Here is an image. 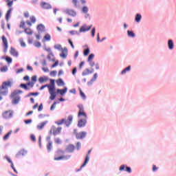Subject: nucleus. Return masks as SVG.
Listing matches in <instances>:
<instances>
[{
	"label": "nucleus",
	"mask_w": 176,
	"mask_h": 176,
	"mask_svg": "<svg viewBox=\"0 0 176 176\" xmlns=\"http://www.w3.org/2000/svg\"><path fill=\"white\" fill-rule=\"evenodd\" d=\"M13 85V81L9 80L7 81H4L2 82L1 85L0 86V95L6 96L9 94V91L8 89L9 87H12Z\"/></svg>",
	"instance_id": "nucleus-1"
},
{
	"label": "nucleus",
	"mask_w": 176,
	"mask_h": 176,
	"mask_svg": "<svg viewBox=\"0 0 176 176\" xmlns=\"http://www.w3.org/2000/svg\"><path fill=\"white\" fill-rule=\"evenodd\" d=\"M6 60L7 61V63H12V58L7 56V57L6 58Z\"/></svg>",
	"instance_id": "nucleus-53"
},
{
	"label": "nucleus",
	"mask_w": 176,
	"mask_h": 176,
	"mask_svg": "<svg viewBox=\"0 0 176 176\" xmlns=\"http://www.w3.org/2000/svg\"><path fill=\"white\" fill-rule=\"evenodd\" d=\"M13 1H17V0H6V1L7 3V6H8V8H12V6H13Z\"/></svg>",
	"instance_id": "nucleus-30"
},
{
	"label": "nucleus",
	"mask_w": 176,
	"mask_h": 176,
	"mask_svg": "<svg viewBox=\"0 0 176 176\" xmlns=\"http://www.w3.org/2000/svg\"><path fill=\"white\" fill-rule=\"evenodd\" d=\"M64 155V151L61 150V149H58L56 151V156H58V157H55L54 158V160H68V159H69V157H71V155Z\"/></svg>",
	"instance_id": "nucleus-5"
},
{
	"label": "nucleus",
	"mask_w": 176,
	"mask_h": 176,
	"mask_svg": "<svg viewBox=\"0 0 176 176\" xmlns=\"http://www.w3.org/2000/svg\"><path fill=\"white\" fill-rule=\"evenodd\" d=\"M34 45L35 47H41V46H42V44L39 41L34 42Z\"/></svg>",
	"instance_id": "nucleus-40"
},
{
	"label": "nucleus",
	"mask_w": 176,
	"mask_h": 176,
	"mask_svg": "<svg viewBox=\"0 0 176 176\" xmlns=\"http://www.w3.org/2000/svg\"><path fill=\"white\" fill-rule=\"evenodd\" d=\"M46 124H47V121L41 122V124L37 125L38 130H43V127H45V126H46Z\"/></svg>",
	"instance_id": "nucleus-25"
},
{
	"label": "nucleus",
	"mask_w": 176,
	"mask_h": 176,
	"mask_svg": "<svg viewBox=\"0 0 176 176\" xmlns=\"http://www.w3.org/2000/svg\"><path fill=\"white\" fill-rule=\"evenodd\" d=\"M90 30H91V26L84 25L80 28V32H86L90 31Z\"/></svg>",
	"instance_id": "nucleus-19"
},
{
	"label": "nucleus",
	"mask_w": 176,
	"mask_h": 176,
	"mask_svg": "<svg viewBox=\"0 0 176 176\" xmlns=\"http://www.w3.org/2000/svg\"><path fill=\"white\" fill-rule=\"evenodd\" d=\"M68 42H69V45L72 46V49H74L75 46L74 45V43H72V41H71V39H68Z\"/></svg>",
	"instance_id": "nucleus-51"
},
{
	"label": "nucleus",
	"mask_w": 176,
	"mask_h": 176,
	"mask_svg": "<svg viewBox=\"0 0 176 176\" xmlns=\"http://www.w3.org/2000/svg\"><path fill=\"white\" fill-rule=\"evenodd\" d=\"M10 134H12V131H10L7 134H6L3 136V140L4 141H6L7 140H9V138L10 137Z\"/></svg>",
	"instance_id": "nucleus-31"
},
{
	"label": "nucleus",
	"mask_w": 176,
	"mask_h": 176,
	"mask_svg": "<svg viewBox=\"0 0 176 176\" xmlns=\"http://www.w3.org/2000/svg\"><path fill=\"white\" fill-rule=\"evenodd\" d=\"M77 69L76 67H74L72 70V75H75L76 74Z\"/></svg>",
	"instance_id": "nucleus-63"
},
{
	"label": "nucleus",
	"mask_w": 176,
	"mask_h": 176,
	"mask_svg": "<svg viewBox=\"0 0 176 176\" xmlns=\"http://www.w3.org/2000/svg\"><path fill=\"white\" fill-rule=\"evenodd\" d=\"M96 35V28H94L91 30V36L94 37Z\"/></svg>",
	"instance_id": "nucleus-49"
},
{
	"label": "nucleus",
	"mask_w": 176,
	"mask_h": 176,
	"mask_svg": "<svg viewBox=\"0 0 176 176\" xmlns=\"http://www.w3.org/2000/svg\"><path fill=\"white\" fill-rule=\"evenodd\" d=\"M20 28H23L24 32L27 34V35H32L34 34V31L31 30V28H25V22L21 21L19 25Z\"/></svg>",
	"instance_id": "nucleus-7"
},
{
	"label": "nucleus",
	"mask_w": 176,
	"mask_h": 176,
	"mask_svg": "<svg viewBox=\"0 0 176 176\" xmlns=\"http://www.w3.org/2000/svg\"><path fill=\"white\" fill-rule=\"evenodd\" d=\"M89 53H90V49L87 48L84 51V56H89Z\"/></svg>",
	"instance_id": "nucleus-43"
},
{
	"label": "nucleus",
	"mask_w": 176,
	"mask_h": 176,
	"mask_svg": "<svg viewBox=\"0 0 176 176\" xmlns=\"http://www.w3.org/2000/svg\"><path fill=\"white\" fill-rule=\"evenodd\" d=\"M56 85L60 87L65 86V82H64V81L61 78H58V80H56Z\"/></svg>",
	"instance_id": "nucleus-26"
},
{
	"label": "nucleus",
	"mask_w": 176,
	"mask_h": 176,
	"mask_svg": "<svg viewBox=\"0 0 176 176\" xmlns=\"http://www.w3.org/2000/svg\"><path fill=\"white\" fill-rule=\"evenodd\" d=\"M159 169V168H157V166H156V165H153V171H157V170H158Z\"/></svg>",
	"instance_id": "nucleus-59"
},
{
	"label": "nucleus",
	"mask_w": 176,
	"mask_h": 176,
	"mask_svg": "<svg viewBox=\"0 0 176 176\" xmlns=\"http://www.w3.org/2000/svg\"><path fill=\"white\" fill-rule=\"evenodd\" d=\"M2 116L4 119H10V118H12L13 116V111L11 110L3 111Z\"/></svg>",
	"instance_id": "nucleus-11"
},
{
	"label": "nucleus",
	"mask_w": 176,
	"mask_h": 176,
	"mask_svg": "<svg viewBox=\"0 0 176 176\" xmlns=\"http://www.w3.org/2000/svg\"><path fill=\"white\" fill-rule=\"evenodd\" d=\"M78 118H83V119H87V114L85 112V107H83V104H78Z\"/></svg>",
	"instance_id": "nucleus-6"
},
{
	"label": "nucleus",
	"mask_w": 176,
	"mask_h": 176,
	"mask_svg": "<svg viewBox=\"0 0 176 176\" xmlns=\"http://www.w3.org/2000/svg\"><path fill=\"white\" fill-rule=\"evenodd\" d=\"M40 6L42 8V9H45V10H49L50 9H52V5L45 1H42L40 4Z\"/></svg>",
	"instance_id": "nucleus-13"
},
{
	"label": "nucleus",
	"mask_w": 176,
	"mask_h": 176,
	"mask_svg": "<svg viewBox=\"0 0 176 176\" xmlns=\"http://www.w3.org/2000/svg\"><path fill=\"white\" fill-rule=\"evenodd\" d=\"M72 2L76 8V6H78V0H72Z\"/></svg>",
	"instance_id": "nucleus-52"
},
{
	"label": "nucleus",
	"mask_w": 176,
	"mask_h": 176,
	"mask_svg": "<svg viewBox=\"0 0 176 176\" xmlns=\"http://www.w3.org/2000/svg\"><path fill=\"white\" fill-rule=\"evenodd\" d=\"M87 123V119H80L78 122V127H80V128L85 127Z\"/></svg>",
	"instance_id": "nucleus-15"
},
{
	"label": "nucleus",
	"mask_w": 176,
	"mask_h": 176,
	"mask_svg": "<svg viewBox=\"0 0 176 176\" xmlns=\"http://www.w3.org/2000/svg\"><path fill=\"white\" fill-rule=\"evenodd\" d=\"M60 57H62V58H67V54H65V53L63 52L60 54Z\"/></svg>",
	"instance_id": "nucleus-56"
},
{
	"label": "nucleus",
	"mask_w": 176,
	"mask_h": 176,
	"mask_svg": "<svg viewBox=\"0 0 176 176\" xmlns=\"http://www.w3.org/2000/svg\"><path fill=\"white\" fill-rule=\"evenodd\" d=\"M120 171H126V173H131V168L126 166L125 165H121L120 167Z\"/></svg>",
	"instance_id": "nucleus-18"
},
{
	"label": "nucleus",
	"mask_w": 176,
	"mask_h": 176,
	"mask_svg": "<svg viewBox=\"0 0 176 176\" xmlns=\"http://www.w3.org/2000/svg\"><path fill=\"white\" fill-rule=\"evenodd\" d=\"M80 94L81 97L84 98V100L86 99V95H85V93H83V91H82L81 89H80Z\"/></svg>",
	"instance_id": "nucleus-46"
},
{
	"label": "nucleus",
	"mask_w": 176,
	"mask_h": 176,
	"mask_svg": "<svg viewBox=\"0 0 176 176\" xmlns=\"http://www.w3.org/2000/svg\"><path fill=\"white\" fill-rule=\"evenodd\" d=\"M30 140L32 141H33V142H35V141H36V138H35V135H30Z\"/></svg>",
	"instance_id": "nucleus-48"
},
{
	"label": "nucleus",
	"mask_w": 176,
	"mask_h": 176,
	"mask_svg": "<svg viewBox=\"0 0 176 176\" xmlns=\"http://www.w3.org/2000/svg\"><path fill=\"white\" fill-rule=\"evenodd\" d=\"M10 53L12 56H14V57H18L19 56V52H17V51L13 47H11Z\"/></svg>",
	"instance_id": "nucleus-23"
},
{
	"label": "nucleus",
	"mask_w": 176,
	"mask_h": 176,
	"mask_svg": "<svg viewBox=\"0 0 176 176\" xmlns=\"http://www.w3.org/2000/svg\"><path fill=\"white\" fill-rule=\"evenodd\" d=\"M130 69H131V66H128L127 67H126L121 72L122 75H124V74H126V72H129Z\"/></svg>",
	"instance_id": "nucleus-32"
},
{
	"label": "nucleus",
	"mask_w": 176,
	"mask_h": 176,
	"mask_svg": "<svg viewBox=\"0 0 176 176\" xmlns=\"http://www.w3.org/2000/svg\"><path fill=\"white\" fill-rule=\"evenodd\" d=\"M52 138L50 136H47L46 138V140L48 142L47 144V150L48 152H50L52 151V148H53V142H52L50 140Z\"/></svg>",
	"instance_id": "nucleus-12"
},
{
	"label": "nucleus",
	"mask_w": 176,
	"mask_h": 176,
	"mask_svg": "<svg viewBox=\"0 0 176 176\" xmlns=\"http://www.w3.org/2000/svg\"><path fill=\"white\" fill-rule=\"evenodd\" d=\"M82 12V13H87V12H89V8H87V6H83Z\"/></svg>",
	"instance_id": "nucleus-38"
},
{
	"label": "nucleus",
	"mask_w": 176,
	"mask_h": 176,
	"mask_svg": "<svg viewBox=\"0 0 176 176\" xmlns=\"http://www.w3.org/2000/svg\"><path fill=\"white\" fill-rule=\"evenodd\" d=\"M58 104V102H54L50 107V111H54L56 109V105Z\"/></svg>",
	"instance_id": "nucleus-37"
},
{
	"label": "nucleus",
	"mask_w": 176,
	"mask_h": 176,
	"mask_svg": "<svg viewBox=\"0 0 176 176\" xmlns=\"http://www.w3.org/2000/svg\"><path fill=\"white\" fill-rule=\"evenodd\" d=\"M54 82V80H50V84H47L48 91L50 95V99H51L52 101L56 100V97H57V92H56V83Z\"/></svg>",
	"instance_id": "nucleus-2"
},
{
	"label": "nucleus",
	"mask_w": 176,
	"mask_h": 176,
	"mask_svg": "<svg viewBox=\"0 0 176 176\" xmlns=\"http://www.w3.org/2000/svg\"><path fill=\"white\" fill-rule=\"evenodd\" d=\"M27 153L26 151L24 150H21L17 154H16V157H18V156H24V155H25Z\"/></svg>",
	"instance_id": "nucleus-34"
},
{
	"label": "nucleus",
	"mask_w": 176,
	"mask_h": 176,
	"mask_svg": "<svg viewBox=\"0 0 176 176\" xmlns=\"http://www.w3.org/2000/svg\"><path fill=\"white\" fill-rule=\"evenodd\" d=\"M74 120V116L69 115L68 116L67 119H62L57 122H56V124L58 126H61V124H65L67 127H69L72 124V122Z\"/></svg>",
	"instance_id": "nucleus-3"
},
{
	"label": "nucleus",
	"mask_w": 176,
	"mask_h": 176,
	"mask_svg": "<svg viewBox=\"0 0 176 176\" xmlns=\"http://www.w3.org/2000/svg\"><path fill=\"white\" fill-rule=\"evenodd\" d=\"M142 16L140 14H137L135 16V21L136 23H140L141 21Z\"/></svg>",
	"instance_id": "nucleus-33"
},
{
	"label": "nucleus",
	"mask_w": 176,
	"mask_h": 176,
	"mask_svg": "<svg viewBox=\"0 0 176 176\" xmlns=\"http://www.w3.org/2000/svg\"><path fill=\"white\" fill-rule=\"evenodd\" d=\"M67 91L68 89L67 87H65L63 89H56V93L60 94V96H64V94H65V93H67Z\"/></svg>",
	"instance_id": "nucleus-21"
},
{
	"label": "nucleus",
	"mask_w": 176,
	"mask_h": 176,
	"mask_svg": "<svg viewBox=\"0 0 176 176\" xmlns=\"http://www.w3.org/2000/svg\"><path fill=\"white\" fill-rule=\"evenodd\" d=\"M37 30H38V32H43V31H45V25H43V24L38 25Z\"/></svg>",
	"instance_id": "nucleus-28"
},
{
	"label": "nucleus",
	"mask_w": 176,
	"mask_h": 176,
	"mask_svg": "<svg viewBox=\"0 0 176 176\" xmlns=\"http://www.w3.org/2000/svg\"><path fill=\"white\" fill-rule=\"evenodd\" d=\"M50 39H52V37L50 36V34H46L44 37H43V41H47V42H49V41H50Z\"/></svg>",
	"instance_id": "nucleus-29"
},
{
	"label": "nucleus",
	"mask_w": 176,
	"mask_h": 176,
	"mask_svg": "<svg viewBox=\"0 0 176 176\" xmlns=\"http://www.w3.org/2000/svg\"><path fill=\"white\" fill-rule=\"evenodd\" d=\"M65 151L67 153H72L75 151V146L74 144H69L66 146Z\"/></svg>",
	"instance_id": "nucleus-14"
},
{
	"label": "nucleus",
	"mask_w": 176,
	"mask_h": 176,
	"mask_svg": "<svg viewBox=\"0 0 176 176\" xmlns=\"http://www.w3.org/2000/svg\"><path fill=\"white\" fill-rule=\"evenodd\" d=\"M50 76H56L57 75V72L56 71H52L50 73Z\"/></svg>",
	"instance_id": "nucleus-47"
},
{
	"label": "nucleus",
	"mask_w": 176,
	"mask_h": 176,
	"mask_svg": "<svg viewBox=\"0 0 176 176\" xmlns=\"http://www.w3.org/2000/svg\"><path fill=\"white\" fill-rule=\"evenodd\" d=\"M20 94H23V91L19 89H16L11 93L10 97L12 100V104H19V102H20Z\"/></svg>",
	"instance_id": "nucleus-4"
},
{
	"label": "nucleus",
	"mask_w": 176,
	"mask_h": 176,
	"mask_svg": "<svg viewBox=\"0 0 176 176\" xmlns=\"http://www.w3.org/2000/svg\"><path fill=\"white\" fill-rule=\"evenodd\" d=\"M65 13H66V14H68L69 16H72V17H75V16H76V12L71 9H66Z\"/></svg>",
	"instance_id": "nucleus-17"
},
{
	"label": "nucleus",
	"mask_w": 176,
	"mask_h": 176,
	"mask_svg": "<svg viewBox=\"0 0 176 176\" xmlns=\"http://www.w3.org/2000/svg\"><path fill=\"white\" fill-rule=\"evenodd\" d=\"M42 109H43V104H41L38 106V111H42Z\"/></svg>",
	"instance_id": "nucleus-57"
},
{
	"label": "nucleus",
	"mask_w": 176,
	"mask_h": 176,
	"mask_svg": "<svg viewBox=\"0 0 176 176\" xmlns=\"http://www.w3.org/2000/svg\"><path fill=\"white\" fill-rule=\"evenodd\" d=\"M93 72H94V69H92L91 70H90L89 69H85L82 72V76H87V75H90V74H93Z\"/></svg>",
	"instance_id": "nucleus-20"
},
{
	"label": "nucleus",
	"mask_w": 176,
	"mask_h": 176,
	"mask_svg": "<svg viewBox=\"0 0 176 176\" xmlns=\"http://www.w3.org/2000/svg\"><path fill=\"white\" fill-rule=\"evenodd\" d=\"M19 43L22 47H25V43L24 42V39L20 38Z\"/></svg>",
	"instance_id": "nucleus-36"
},
{
	"label": "nucleus",
	"mask_w": 176,
	"mask_h": 176,
	"mask_svg": "<svg viewBox=\"0 0 176 176\" xmlns=\"http://www.w3.org/2000/svg\"><path fill=\"white\" fill-rule=\"evenodd\" d=\"M55 143L58 144V145H60L61 144V139L57 138L54 139Z\"/></svg>",
	"instance_id": "nucleus-42"
},
{
	"label": "nucleus",
	"mask_w": 176,
	"mask_h": 176,
	"mask_svg": "<svg viewBox=\"0 0 176 176\" xmlns=\"http://www.w3.org/2000/svg\"><path fill=\"white\" fill-rule=\"evenodd\" d=\"M49 80V78L46 76H41L38 78L39 83H46Z\"/></svg>",
	"instance_id": "nucleus-24"
},
{
	"label": "nucleus",
	"mask_w": 176,
	"mask_h": 176,
	"mask_svg": "<svg viewBox=\"0 0 176 176\" xmlns=\"http://www.w3.org/2000/svg\"><path fill=\"white\" fill-rule=\"evenodd\" d=\"M20 87H22V89H24L25 90H28V87L26 84H21Z\"/></svg>",
	"instance_id": "nucleus-44"
},
{
	"label": "nucleus",
	"mask_w": 176,
	"mask_h": 176,
	"mask_svg": "<svg viewBox=\"0 0 176 176\" xmlns=\"http://www.w3.org/2000/svg\"><path fill=\"white\" fill-rule=\"evenodd\" d=\"M93 58H94V55L93 54H91L89 57H88V61L90 62L91 61V60H93Z\"/></svg>",
	"instance_id": "nucleus-45"
},
{
	"label": "nucleus",
	"mask_w": 176,
	"mask_h": 176,
	"mask_svg": "<svg viewBox=\"0 0 176 176\" xmlns=\"http://www.w3.org/2000/svg\"><path fill=\"white\" fill-rule=\"evenodd\" d=\"M30 20L31 23H32L33 24L36 23V18H35V16H30Z\"/></svg>",
	"instance_id": "nucleus-39"
},
{
	"label": "nucleus",
	"mask_w": 176,
	"mask_h": 176,
	"mask_svg": "<svg viewBox=\"0 0 176 176\" xmlns=\"http://www.w3.org/2000/svg\"><path fill=\"white\" fill-rule=\"evenodd\" d=\"M32 82H34V83H35V82H36V76H33L32 77Z\"/></svg>",
	"instance_id": "nucleus-55"
},
{
	"label": "nucleus",
	"mask_w": 176,
	"mask_h": 176,
	"mask_svg": "<svg viewBox=\"0 0 176 176\" xmlns=\"http://www.w3.org/2000/svg\"><path fill=\"white\" fill-rule=\"evenodd\" d=\"M6 160H8V163H10L11 166H12V164H13V162H12V160H10V158H9V157L6 156Z\"/></svg>",
	"instance_id": "nucleus-50"
},
{
	"label": "nucleus",
	"mask_w": 176,
	"mask_h": 176,
	"mask_svg": "<svg viewBox=\"0 0 176 176\" xmlns=\"http://www.w3.org/2000/svg\"><path fill=\"white\" fill-rule=\"evenodd\" d=\"M69 93H72V94H75L76 93V89H72L69 91Z\"/></svg>",
	"instance_id": "nucleus-62"
},
{
	"label": "nucleus",
	"mask_w": 176,
	"mask_h": 176,
	"mask_svg": "<svg viewBox=\"0 0 176 176\" xmlns=\"http://www.w3.org/2000/svg\"><path fill=\"white\" fill-rule=\"evenodd\" d=\"M168 46L170 50H173L174 49V42H173V40H168Z\"/></svg>",
	"instance_id": "nucleus-27"
},
{
	"label": "nucleus",
	"mask_w": 176,
	"mask_h": 176,
	"mask_svg": "<svg viewBox=\"0 0 176 176\" xmlns=\"http://www.w3.org/2000/svg\"><path fill=\"white\" fill-rule=\"evenodd\" d=\"M2 42L4 47V52H8V47H9V46L8 45V39L5 36H2Z\"/></svg>",
	"instance_id": "nucleus-16"
},
{
	"label": "nucleus",
	"mask_w": 176,
	"mask_h": 176,
	"mask_svg": "<svg viewBox=\"0 0 176 176\" xmlns=\"http://www.w3.org/2000/svg\"><path fill=\"white\" fill-rule=\"evenodd\" d=\"M91 153V150H89L85 157V160L84 163L81 165L80 168L77 170V171H80L85 166H86L89 163V160H90V157L89 156Z\"/></svg>",
	"instance_id": "nucleus-10"
},
{
	"label": "nucleus",
	"mask_w": 176,
	"mask_h": 176,
	"mask_svg": "<svg viewBox=\"0 0 176 176\" xmlns=\"http://www.w3.org/2000/svg\"><path fill=\"white\" fill-rule=\"evenodd\" d=\"M74 134L76 135L77 140H83V138H85V137H86L87 133L85 131L78 133V129H74Z\"/></svg>",
	"instance_id": "nucleus-9"
},
{
	"label": "nucleus",
	"mask_w": 176,
	"mask_h": 176,
	"mask_svg": "<svg viewBox=\"0 0 176 176\" xmlns=\"http://www.w3.org/2000/svg\"><path fill=\"white\" fill-rule=\"evenodd\" d=\"M57 65H58V61L55 62V63L52 65V68H54L55 67H57Z\"/></svg>",
	"instance_id": "nucleus-60"
},
{
	"label": "nucleus",
	"mask_w": 176,
	"mask_h": 176,
	"mask_svg": "<svg viewBox=\"0 0 176 176\" xmlns=\"http://www.w3.org/2000/svg\"><path fill=\"white\" fill-rule=\"evenodd\" d=\"M127 34H128V36H130L131 38H134V36H135V34H134V32H133V31L128 30Z\"/></svg>",
	"instance_id": "nucleus-35"
},
{
	"label": "nucleus",
	"mask_w": 176,
	"mask_h": 176,
	"mask_svg": "<svg viewBox=\"0 0 176 176\" xmlns=\"http://www.w3.org/2000/svg\"><path fill=\"white\" fill-rule=\"evenodd\" d=\"M1 72H6L8 71V67L3 66L1 68H0Z\"/></svg>",
	"instance_id": "nucleus-41"
},
{
	"label": "nucleus",
	"mask_w": 176,
	"mask_h": 176,
	"mask_svg": "<svg viewBox=\"0 0 176 176\" xmlns=\"http://www.w3.org/2000/svg\"><path fill=\"white\" fill-rule=\"evenodd\" d=\"M61 130H63V128L58 127L56 128L54 126H52V127L50 129V134H53V135H58L61 133Z\"/></svg>",
	"instance_id": "nucleus-8"
},
{
	"label": "nucleus",
	"mask_w": 176,
	"mask_h": 176,
	"mask_svg": "<svg viewBox=\"0 0 176 176\" xmlns=\"http://www.w3.org/2000/svg\"><path fill=\"white\" fill-rule=\"evenodd\" d=\"M32 120H25V124H29V123H32Z\"/></svg>",
	"instance_id": "nucleus-58"
},
{
	"label": "nucleus",
	"mask_w": 176,
	"mask_h": 176,
	"mask_svg": "<svg viewBox=\"0 0 176 176\" xmlns=\"http://www.w3.org/2000/svg\"><path fill=\"white\" fill-rule=\"evenodd\" d=\"M85 65V62H81L79 65L80 69H82V67Z\"/></svg>",
	"instance_id": "nucleus-61"
},
{
	"label": "nucleus",
	"mask_w": 176,
	"mask_h": 176,
	"mask_svg": "<svg viewBox=\"0 0 176 176\" xmlns=\"http://www.w3.org/2000/svg\"><path fill=\"white\" fill-rule=\"evenodd\" d=\"M97 78H98V75L97 74V73L94 74L93 78L90 80L89 82H88V85H93V83H94V82H96V80H97Z\"/></svg>",
	"instance_id": "nucleus-22"
},
{
	"label": "nucleus",
	"mask_w": 176,
	"mask_h": 176,
	"mask_svg": "<svg viewBox=\"0 0 176 176\" xmlns=\"http://www.w3.org/2000/svg\"><path fill=\"white\" fill-rule=\"evenodd\" d=\"M11 168H12V170H14V172L17 174V170H16V168H14V165L13 164H12L11 165Z\"/></svg>",
	"instance_id": "nucleus-54"
},
{
	"label": "nucleus",
	"mask_w": 176,
	"mask_h": 176,
	"mask_svg": "<svg viewBox=\"0 0 176 176\" xmlns=\"http://www.w3.org/2000/svg\"><path fill=\"white\" fill-rule=\"evenodd\" d=\"M55 49H60L61 47V45H54Z\"/></svg>",
	"instance_id": "nucleus-64"
}]
</instances>
